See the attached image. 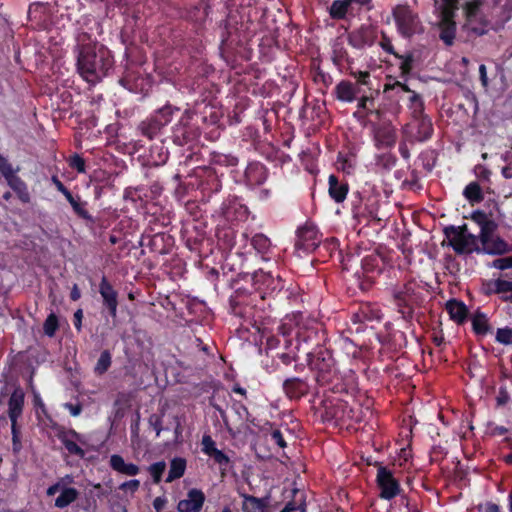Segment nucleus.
Masks as SVG:
<instances>
[{
	"label": "nucleus",
	"mask_w": 512,
	"mask_h": 512,
	"mask_svg": "<svg viewBox=\"0 0 512 512\" xmlns=\"http://www.w3.org/2000/svg\"><path fill=\"white\" fill-rule=\"evenodd\" d=\"M493 287L498 293L512 292V280L497 279L493 283Z\"/></svg>",
	"instance_id": "42"
},
{
	"label": "nucleus",
	"mask_w": 512,
	"mask_h": 512,
	"mask_svg": "<svg viewBox=\"0 0 512 512\" xmlns=\"http://www.w3.org/2000/svg\"><path fill=\"white\" fill-rule=\"evenodd\" d=\"M439 3L442 15L447 17H454L456 10H458V0H435Z\"/></svg>",
	"instance_id": "34"
},
{
	"label": "nucleus",
	"mask_w": 512,
	"mask_h": 512,
	"mask_svg": "<svg viewBox=\"0 0 512 512\" xmlns=\"http://www.w3.org/2000/svg\"><path fill=\"white\" fill-rule=\"evenodd\" d=\"M166 504V500L162 497H157L154 501H153V506L156 510H162L164 508Z\"/></svg>",
	"instance_id": "60"
},
{
	"label": "nucleus",
	"mask_w": 512,
	"mask_h": 512,
	"mask_svg": "<svg viewBox=\"0 0 512 512\" xmlns=\"http://www.w3.org/2000/svg\"><path fill=\"white\" fill-rule=\"evenodd\" d=\"M209 9L208 2L201 0L197 5L188 10L187 17L196 23H203L209 15Z\"/></svg>",
	"instance_id": "21"
},
{
	"label": "nucleus",
	"mask_w": 512,
	"mask_h": 512,
	"mask_svg": "<svg viewBox=\"0 0 512 512\" xmlns=\"http://www.w3.org/2000/svg\"><path fill=\"white\" fill-rule=\"evenodd\" d=\"M446 237L449 244L458 253H470L477 248L476 237L464 227H451L446 229Z\"/></svg>",
	"instance_id": "7"
},
{
	"label": "nucleus",
	"mask_w": 512,
	"mask_h": 512,
	"mask_svg": "<svg viewBox=\"0 0 512 512\" xmlns=\"http://www.w3.org/2000/svg\"><path fill=\"white\" fill-rule=\"evenodd\" d=\"M252 243L258 249H265L269 245V240L264 235H256L253 237Z\"/></svg>",
	"instance_id": "48"
},
{
	"label": "nucleus",
	"mask_w": 512,
	"mask_h": 512,
	"mask_svg": "<svg viewBox=\"0 0 512 512\" xmlns=\"http://www.w3.org/2000/svg\"><path fill=\"white\" fill-rule=\"evenodd\" d=\"M296 509H300L301 512H305V507L304 505L300 504L299 506H296L294 503L292 502H289L285 507L284 509L282 510V512H292Z\"/></svg>",
	"instance_id": "56"
},
{
	"label": "nucleus",
	"mask_w": 512,
	"mask_h": 512,
	"mask_svg": "<svg viewBox=\"0 0 512 512\" xmlns=\"http://www.w3.org/2000/svg\"><path fill=\"white\" fill-rule=\"evenodd\" d=\"M185 468L186 462L184 459L174 458L170 463V469L166 481L172 482L175 479L182 477L185 472Z\"/></svg>",
	"instance_id": "27"
},
{
	"label": "nucleus",
	"mask_w": 512,
	"mask_h": 512,
	"mask_svg": "<svg viewBox=\"0 0 512 512\" xmlns=\"http://www.w3.org/2000/svg\"><path fill=\"white\" fill-rule=\"evenodd\" d=\"M411 457L410 450L407 448H402L398 454V463L400 466H402L404 463H406L409 458Z\"/></svg>",
	"instance_id": "51"
},
{
	"label": "nucleus",
	"mask_w": 512,
	"mask_h": 512,
	"mask_svg": "<svg viewBox=\"0 0 512 512\" xmlns=\"http://www.w3.org/2000/svg\"><path fill=\"white\" fill-rule=\"evenodd\" d=\"M77 71L87 81L96 83L108 76L114 67V57L104 45L96 43L78 46Z\"/></svg>",
	"instance_id": "1"
},
{
	"label": "nucleus",
	"mask_w": 512,
	"mask_h": 512,
	"mask_svg": "<svg viewBox=\"0 0 512 512\" xmlns=\"http://www.w3.org/2000/svg\"><path fill=\"white\" fill-rule=\"evenodd\" d=\"M349 75L352 76L356 80V83H355L356 87L361 88V86H365L369 90L372 89L371 74L369 71L350 69Z\"/></svg>",
	"instance_id": "28"
},
{
	"label": "nucleus",
	"mask_w": 512,
	"mask_h": 512,
	"mask_svg": "<svg viewBox=\"0 0 512 512\" xmlns=\"http://www.w3.org/2000/svg\"><path fill=\"white\" fill-rule=\"evenodd\" d=\"M63 444H64L65 448L71 454H75L80 457H84L85 453H84L83 449H81L74 440L69 439L68 437H64Z\"/></svg>",
	"instance_id": "40"
},
{
	"label": "nucleus",
	"mask_w": 512,
	"mask_h": 512,
	"mask_svg": "<svg viewBox=\"0 0 512 512\" xmlns=\"http://www.w3.org/2000/svg\"><path fill=\"white\" fill-rule=\"evenodd\" d=\"M475 174L479 178H487L488 177V171L482 166V164H478L475 169Z\"/></svg>",
	"instance_id": "57"
},
{
	"label": "nucleus",
	"mask_w": 512,
	"mask_h": 512,
	"mask_svg": "<svg viewBox=\"0 0 512 512\" xmlns=\"http://www.w3.org/2000/svg\"><path fill=\"white\" fill-rule=\"evenodd\" d=\"M23 405H24V392L21 388L16 387L14 389V391L9 399V403H8V406H9L8 414H9V418L12 423L13 441H14L15 446L18 441V436H17V431H16V422H17L18 417L22 413Z\"/></svg>",
	"instance_id": "10"
},
{
	"label": "nucleus",
	"mask_w": 512,
	"mask_h": 512,
	"mask_svg": "<svg viewBox=\"0 0 512 512\" xmlns=\"http://www.w3.org/2000/svg\"><path fill=\"white\" fill-rule=\"evenodd\" d=\"M380 46L386 53L391 54L394 57L398 56V53L394 50L391 40L386 35H383Z\"/></svg>",
	"instance_id": "46"
},
{
	"label": "nucleus",
	"mask_w": 512,
	"mask_h": 512,
	"mask_svg": "<svg viewBox=\"0 0 512 512\" xmlns=\"http://www.w3.org/2000/svg\"><path fill=\"white\" fill-rule=\"evenodd\" d=\"M205 501V495L201 490L191 489L187 498L178 503L179 512H200Z\"/></svg>",
	"instance_id": "13"
},
{
	"label": "nucleus",
	"mask_w": 512,
	"mask_h": 512,
	"mask_svg": "<svg viewBox=\"0 0 512 512\" xmlns=\"http://www.w3.org/2000/svg\"><path fill=\"white\" fill-rule=\"evenodd\" d=\"M407 108L410 111V118L426 115L424 112V100L422 96L417 92H412V95L409 96Z\"/></svg>",
	"instance_id": "22"
},
{
	"label": "nucleus",
	"mask_w": 512,
	"mask_h": 512,
	"mask_svg": "<svg viewBox=\"0 0 512 512\" xmlns=\"http://www.w3.org/2000/svg\"><path fill=\"white\" fill-rule=\"evenodd\" d=\"M198 122L202 126V130L210 126H217L220 121V115L217 109L209 104L194 105Z\"/></svg>",
	"instance_id": "12"
},
{
	"label": "nucleus",
	"mask_w": 512,
	"mask_h": 512,
	"mask_svg": "<svg viewBox=\"0 0 512 512\" xmlns=\"http://www.w3.org/2000/svg\"><path fill=\"white\" fill-rule=\"evenodd\" d=\"M399 152H400V155L404 159H408L410 157L409 148H408L407 143H405V142L400 143V145H399Z\"/></svg>",
	"instance_id": "58"
},
{
	"label": "nucleus",
	"mask_w": 512,
	"mask_h": 512,
	"mask_svg": "<svg viewBox=\"0 0 512 512\" xmlns=\"http://www.w3.org/2000/svg\"><path fill=\"white\" fill-rule=\"evenodd\" d=\"M171 137L177 145H184L196 140L202 133L194 106L183 111L177 122L171 127Z\"/></svg>",
	"instance_id": "3"
},
{
	"label": "nucleus",
	"mask_w": 512,
	"mask_h": 512,
	"mask_svg": "<svg viewBox=\"0 0 512 512\" xmlns=\"http://www.w3.org/2000/svg\"><path fill=\"white\" fill-rule=\"evenodd\" d=\"M58 491H60V484H55V485L50 486L47 489V494L49 496H52V495L56 494Z\"/></svg>",
	"instance_id": "64"
},
{
	"label": "nucleus",
	"mask_w": 512,
	"mask_h": 512,
	"mask_svg": "<svg viewBox=\"0 0 512 512\" xmlns=\"http://www.w3.org/2000/svg\"><path fill=\"white\" fill-rule=\"evenodd\" d=\"M3 175L8 181L10 187L18 194L20 200L24 203L29 202L30 195L26 189L25 184L16 176H11L6 170L5 167H2Z\"/></svg>",
	"instance_id": "20"
},
{
	"label": "nucleus",
	"mask_w": 512,
	"mask_h": 512,
	"mask_svg": "<svg viewBox=\"0 0 512 512\" xmlns=\"http://www.w3.org/2000/svg\"><path fill=\"white\" fill-rule=\"evenodd\" d=\"M392 15L398 33L403 38H411L422 32V24L419 16L408 5H397L393 8Z\"/></svg>",
	"instance_id": "5"
},
{
	"label": "nucleus",
	"mask_w": 512,
	"mask_h": 512,
	"mask_svg": "<svg viewBox=\"0 0 512 512\" xmlns=\"http://www.w3.org/2000/svg\"><path fill=\"white\" fill-rule=\"evenodd\" d=\"M242 509L244 512H266L264 503L251 496L244 497Z\"/></svg>",
	"instance_id": "30"
},
{
	"label": "nucleus",
	"mask_w": 512,
	"mask_h": 512,
	"mask_svg": "<svg viewBox=\"0 0 512 512\" xmlns=\"http://www.w3.org/2000/svg\"><path fill=\"white\" fill-rule=\"evenodd\" d=\"M350 3L347 0H334L329 8L332 19L342 20L346 18Z\"/></svg>",
	"instance_id": "24"
},
{
	"label": "nucleus",
	"mask_w": 512,
	"mask_h": 512,
	"mask_svg": "<svg viewBox=\"0 0 512 512\" xmlns=\"http://www.w3.org/2000/svg\"><path fill=\"white\" fill-rule=\"evenodd\" d=\"M479 75L482 86L485 88L488 87L489 81L487 77L486 66L484 64L479 66Z\"/></svg>",
	"instance_id": "52"
},
{
	"label": "nucleus",
	"mask_w": 512,
	"mask_h": 512,
	"mask_svg": "<svg viewBox=\"0 0 512 512\" xmlns=\"http://www.w3.org/2000/svg\"><path fill=\"white\" fill-rule=\"evenodd\" d=\"M100 294L103 297L104 304L108 307L111 315L115 316L118 305L117 293L105 279H103L100 284Z\"/></svg>",
	"instance_id": "19"
},
{
	"label": "nucleus",
	"mask_w": 512,
	"mask_h": 512,
	"mask_svg": "<svg viewBox=\"0 0 512 512\" xmlns=\"http://www.w3.org/2000/svg\"><path fill=\"white\" fill-rule=\"evenodd\" d=\"M319 242L317 229L312 225H306L298 230L295 247L298 251L309 253L316 249Z\"/></svg>",
	"instance_id": "8"
},
{
	"label": "nucleus",
	"mask_w": 512,
	"mask_h": 512,
	"mask_svg": "<svg viewBox=\"0 0 512 512\" xmlns=\"http://www.w3.org/2000/svg\"><path fill=\"white\" fill-rule=\"evenodd\" d=\"M485 512H500L499 507L493 503H487L485 505Z\"/></svg>",
	"instance_id": "63"
},
{
	"label": "nucleus",
	"mask_w": 512,
	"mask_h": 512,
	"mask_svg": "<svg viewBox=\"0 0 512 512\" xmlns=\"http://www.w3.org/2000/svg\"><path fill=\"white\" fill-rule=\"evenodd\" d=\"M78 497V491L74 488H64L55 500V506L65 508L74 502Z\"/></svg>",
	"instance_id": "26"
},
{
	"label": "nucleus",
	"mask_w": 512,
	"mask_h": 512,
	"mask_svg": "<svg viewBox=\"0 0 512 512\" xmlns=\"http://www.w3.org/2000/svg\"><path fill=\"white\" fill-rule=\"evenodd\" d=\"M395 88H398L403 92H407L410 95H412V92H415L414 90H411L406 83H402L400 81H396L393 85H388V84L385 85V91H387L389 89H395Z\"/></svg>",
	"instance_id": "50"
},
{
	"label": "nucleus",
	"mask_w": 512,
	"mask_h": 512,
	"mask_svg": "<svg viewBox=\"0 0 512 512\" xmlns=\"http://www.w3.org/2000/svg\"><path fill=\"white\" fill-rule=\"evenodd\" d=\"M332 61L337 66H341L343 62L352 63L348 51L340 44L333 47Z\"/></svg>",
	"instance_id": "31"
},
{
	"label": "nucleus",
	"mask_w": 512,
	"mask_h": 512,
	"mask_svg": "<svg viewBox=\"0 0 512 512\" xmlns=\"http://www.w3.org/2000/svg\"><path fill=\"white\" fill-rule=\"evenodd\" d=\"M202 449L203 452L207 455H211L212 451H215L217 448L215 447V442L212 440L210 436H204L202 438Z\"/></svg>",
	"instance_id": "45"
},
{
	"label": "nucleus",
	"mask_w": 512,
	"mask_h": 512,
	"mask_svg": "<svg viewBox=\"0 0 512 512\" xmlns=\"http://www.w3.org/2000/svg\"><path fill=\"white\" fill-rule=\"evenodd\" d=\"M271 437L279 445V447L284 448L286 446V442L284 441L282 433L279 430H274L271 433Z\"/></svg>",
	"instance_id": "53"
},
{
	"label": "nucleus",
	"mask_w": 512,
	"mask_h": 512,
	"mask_svg": "<svg viewBox=\"0 0 512 512\" xmlns=\"http://www.w3.org/2000/svg\"><path fill=\"white\" fill-rule=\"evenodd\" d=\"M336 98L339 101L351 103L356 100L357 95L365 93L362 88L356 87V85L348 80H341L334 89Z\"/></svg>",
	"instance_id": "14"
},
{
	"label": "nucleus",
	"mask_w": 512,
	"mask_h": 512,
	"mask_svg": "<svg viewBox=\"0 0 512 512\" xmlns=\"http://www.w3.org/2000/svg\"><path fill=\"white\" fill-rule=\"evenodd\" d=\"M131 82H132V76L130 75V73H126L123 77H121L119 79V83L129 89V90H132V85H131Z\"/></svg>",
	"instance_id": "54"
},
{
	"label": "nucleus",
	"mask_w": 512,
	"mask_h": 512,
	"mask_svg": "<svg viewBox=\"0 0 512 512\" xmlns=\"http://www.w3.org/2000/svg\"><path fill=\"white\" fill-rule=\"evenodd\" d=\"M503 16L497 21L499 27H503L506 22H508L512 17V0H507L505 5L502 7Z\"/></svg>",
	"instance_id": "43"
},
{
	"label": "nucleus",
	"mask_w": 512,
	"mask_h": 512,
	"mask_svg": "<svg viewBox=\"0 0 512 512\" xmlns=\"http://www.w3.org/2000/svg\"><path fill=\"white\" fill-rule=\"evenodd\" d=\"M493 266L500 270L512 268V257L499 258L494 260Z\"/></svg>",
	"instance_id": "47"
},
{
	"label": "nucleus",
	"mask_w": 512,
	"mask_h": 512,
	"mask_svg": "<svg viewBox=\"0 0 512 512\" xmlns=\"http://www.w3.org/2000/svg\"><path fill=\"white\" fill-rule=\"evenodd\" d=\"M496 340L505 345L512 344V329L502 328L498 329L496 334Z\"/></svg>",
	"instance_id": "41"
},
{
	"label": "nucleus",
	"mask_w": 512,
	"mask_h": 512,
	"mask_svg": "<svg viewBox=\"0 0 512 512\" xmlns=\"http://www.w3.org/2000/svg\"><path fill=\"white\" fill-rule=\"evenodd\" d=\"M375 39L376 36L373 29L366 25H362L360 28L348 34V44L356 49H363L366 46H372Z\"/></svg>",
	"instance_id": "11"
},
{
	"label": "nucleus",
	"mask_w": 512,
	"mask_h": 512,
	"mask_svg": "<svg viewBox=\"0 0 512 512\" xmlns=\"http://www.w3.org/2000/svg\"><path fill=\"white\" fill-rule=\"evenodd\" d=\"M439 28V38L445 43V45H453L456 35V23L454 21V17H447V15H442Z\"/></svg>",
	"instance_id": "16"
},
{
	"label": "nucleus",
	"mask_w": 512,
	"mask_h": 512,
	"mask_svg": "<svg viewBox=\"0 0 512 512\" xmlns=\"http://www.w3.org/2000/svg\"><path fill=\"white\" fill-rule=\"evenodd\" d=\"M446 309L450 317L456 322H463L467 316L466 306L457 300H450L446 303Z\"/></svg>",
	"instance_id": "23"
},
{
	"label": "nucleus",
	"mask_w": 512,
	"mask_h": 512,
	"mask_svg": "<svg viewBox=\"0 0 512 512\" xmlns=\"http://www.w3.org/2000/svg\"><path fill=\"white\" fill-rule=\"evenodd\" d=\"M373 97L367 96L363 93V95L359 98L357 108L365 111L366 115H375L377 119H380L381 112L379 110H373L368 107V103L373 104Z\"/></svg>",
	"instance_id": "33"
},
{
	"label": "nucleus",
	"mask_w": 512,
	"mask_h": 512,
	"mask_svg": "<svg viewBox=\"0 0 512 512\" xmlns=\"http://www.w3.org/2000/svg\"><path fill=\"white\" fill-rule=\"evenodd\" d=\"M377 483L381 490L382 498L391 499L395 497L400 491L398 481L394 478L392 473L385 467L378 468Z\"/></svg>",
	"instance_id": "9"
},
{
	"label": "nucleus",
	"mask_w": 512,
	"mask_h": 512,
	"mask_svg": "<svg viewBox=\"0 0 512 512\" xmlns=\"http://www.w3.org/2000/svg\"><path fill=\"white\" fill-rule=\"evenodd\" d=\"M65 406L69 409L70 413L73 416H78L81 412V409L78 406H73L71 404H66Z\"/></svg>",
	"instance_id": "61"
},
{
	"label": "nucleus",
	"mask_w": 512,
	"mask_h": 512,
	"mask_svg": "<svg viewBox=\"0 0 512 512\" xmlns=\"http://www.w3.org/2000/svg\"><path fill=\"white\" fill-rule=\"evenodd\" d=\"M395 57L401 60L399 66L401 76L406 78L413 70V64L415 61L413 53L409 52L404 55L398 53V56Z\"/></svg>",
	"instance_id": "29"
},
{
	"label": "nucleus",
	"mask_w": 512,
	"mask_h": 512,
	"mask_svg": "<svg viewBox=\"0 0 512 512\" xmlns=\"http://www.w3.org/2000/svg\"><path fill=\"white\" fill-rule=\"evenodd\" d=\"M403 133L410 142L428 141L434 133L431 117L426 114L410 118V121L403 128Z\"/></svg>",
	"instance_id": "6"
},
{
	"label": "nucleus",
	"mask_w": 512,
	"mask_h": 512,
	"mask_svg": "<svg viewBox=\"0 0 512 512\" xmlns=\"http://www.w3.org/2000/svg\"><path fill=\"white\" fill-rule=\"evenodd\" d=\"M464 195L471 202H479L482 200L481 190L476 182H471L466 186Z\"/></svg>",
	"instance_id": "35"
},
{
	"label": "nucleus",
	"mask_w": 512,
	"mask_h": 512,
	"mask_svg": "<svg viewBox=\"0 0 512 512\" xmlns=\"http://www.w3.org/2000/svg\"><path fill=\"white\" fill-rule=\"evenodd\" d=\"M58 328V319L55 314H50L44 322V332L52 337Z\"/></svg>",
	"instance_id": "39"
},
{
	"label": "nucleus",
	"mask_w": 512,
	"mask_h": 512,
	"mask_svg": "<svg viewBox=\"0 0 512 512\" xmlns=\"http://www.w3.org/2000/svg\"><path fill=\"white\" fill-rule=\"evenodd\" d=\"M217 463L220 465H226L229 461L228 457L220 450L216 449L215 451H212V454L210 455Z\"/></svg>",
	"instance_id": "49"
},
{
	"label": "nucleus",
	"mask_w": 512,
	"mask_h": 512,
	"mask_svg": "<svg viewBox=\"0 0 512 512\" xmlns=\"http://www.w3.org/2000/svg\"><path fill=\"white\" fill-rule=\"evenodd\" d=\"M79 298H80V291H79V289H78L77 285H74V286H73V288H72V290H71V299H72L73 301H76V300H78Z\"/></svg>",
	"instance_id": "62"
},
{
	"label": "nucleus",
	"mask_w": 512,
	"mask_h": 512,
	"mask_svg": "<svg viewBox=\"0 0 512 512\" xmlns=\"http://www.w3.org/2000/svg\"><path fill=\"white\" fill-rule=\"evenodd\" d=\"M481 6H482L481 0L467 1L463 7L465 21L475 18L476 16L482 14Z\"/></svg>",
	"instance_id": "32"
},
{
	"label": "nucleus",
	"mask_w": 512,
	"mask_h": 512,
	"mask_svg": "<svg viewBox=\"0 0 512 512\" xmlns=\"http://www.w3.org/2000/svg\"><path fill=\"white\" fill-rule=\"evenodd\" d=\"M180 108L166 102L162 107L155 109L137 125V131L141 136L154 140L162 137L174 119Z\"/></svg>",
	"instance_id": "2"
},
{
	"label": "nucleus",
	"mask_w": 512,
	"mask_h": 512,
	"mask_svg": "<svg viewBox=\"0 0 512 512\" xmlns=\"http://www.w3.org/2000/svg\"><path fill=\"white\" fill-rule=\"evenodd\" d=\"M245 176L251 184H261L265 181L266 168L261 162H249L245 169Z\"/></svg>",
	"instance_id": "18"
},
{
	"label": "nucleus",
	"mask_w": 512,
	"mask_h": 512,
	"mask_svg": "<svg viewBox=\"0 0 512 512\" xmlns=\"http://www.w3.org/2000/svg\"><path fill=\"white\" fill-rule=\"evenodd\" d=\"M140 487V481L137 479L129 480L120 485V489L125 492L135 493Z\"/></svg>",
	"instance_id": "44"
},
{
	"label": "nucleus",
	"mask_w": 512,
	"mask_h": 512,
	"mask_svg": "<svg viewBox=\"0 0 512 512\" xmlns=\"http://www.w3.org/2000/svg\"><path fill=\"white\" fill-rule=\"evenodd\" d=\"M110 364H111V356L108 352L105 351L100 355V357L96 363L95 372L100 375L105 373L108 370V368L110 367Z\"/></svg>",
	"instance_id": "36"
},
{
	"label": "nucleus",
	"mask_w": 512,
	"mask_h": 512,
	"mask_svg": "<svg viewBox=\"0 0 512 512\" xmlns=\"http://www.w3.org/2000/svg\"><path fill=\"white\" fill-rule=\"evenodd\" d=\"M110 467L120 473L127 476H135L139 473L140 469L133 463H127L124 458L118 454H113L110 457Z\"/></svg>",
	"instance_id": "17"
},
{
	"label": "nucleus",
	"mask_w": 512,
	"mask_h": 512,
	"mask_svg": "<svg viewBox=\"0 0 512 512\" xmlns=\"http://www.w3.org/2000/svg\"><path fill=\"white\" fill-rule=\"evenodd\" d=\"M2 167H5V170L11 175L14 176L15 173L19 170L18 167L14 168L9 162H0V172L3 174Z\"/></svg>",
	"instance_id": "55"
},
{
	"label": "nucleus",
	"mask_w": 512,
	"mask_h": 512,
	"mask_svg": "<svg viewBox=\"0 0 512 512\" xmlns=\"http://www.w3.org/2000/svg\"><path fill=\"white\" fill-rule=\"evenodd\" d=\"M329 194L336 202H342L347 195V188L338 184L336 176H329Z\"/></svg>",
	"instance_id": "25"
},
{
	"label": "nucleus",
	"mask_w": 512,
	"mask_h": 512,
	"mask_svg": "<svg viewBox=\"0 0 512 512\" xmlns=\"http://www.w3.org/2000/svg\"><path fill=\"white\" fill-rule=\"evenodd\" d=\"M472 324L477 334H485L488 330V321L485 315H476Z\"/></svg>",
	"instance_id": "37"
},
{
	"label": "nucleus",
	"mask_w": 512,
	"mask_h": 512,
	"mask_svg": "<svg viewBox=\"0 0 512 512\" xmlns=\"http://www.w3.org/2000/svg\"><path fill=\"white\" fill-rule=\"evenodd\" d=\"M166 469V463L164 461L156 462L149 467V472L153 477L155 483H159L161 476Z\"/></svg>",
	"instance_id": "38"
},
{
	"label": "nucleus",
	"mask_w": 512,
	"mask_h": 512,
	"mask_svg": "<svg viewBox=\"0 0 512 512\" xmlns=\"http://www.w3.org/2000/svg\"><path fill=\"white\" fill-rule=\"evenodd\" d=\"M82 317H83V312L81 309L77 310L74 314V318H75V327L77 330H80L81 329V324H82Z\"/></svg>",
	"instance_id": "59"
},
{
	"label": "nucleus",
	"mask_w": 512,
	"mask_h": 512,
	"mask_svg": "<svg viewBox=\"0 0 512 512\" xmlns=\"http://www.w3.org/2000/svg\"><path fill=\"white\" fill-rule=\"evenodd\" d=\"M473 219L480 225L482 249L487 254H502L508 251V245L494 234L496 224L483 213H476Z\"/></svg>",
	"instance_id": "4"
},
{
	"label": "nucleus",
	"mask_w": 512,
	"mask_h": 512,
	"mask_svg": "<svg viewBox=\"0 0 512 512\" xmlns=\"http://www.w3.org/2000/svg\"><path fill=\"white\" fill-rule=\"evenodd\" d=\"M464 28L472 35L478 37L488 33L491 28L490 21L482 13L475 18L465 21Z\"/></svg>",
	"instance_id": "15"
}]
</instances>
